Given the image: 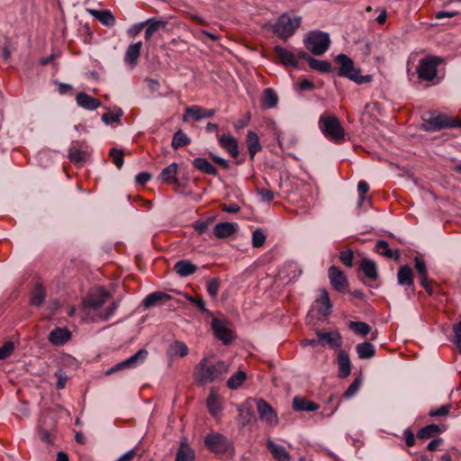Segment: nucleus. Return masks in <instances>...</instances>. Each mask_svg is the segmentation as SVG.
Segmentation results:
<instances>
[{
  "label": "nucleus",
  "instance_id": "1",
  "mask_svg": "<svg viewBox=\"0 0 461 461\" xmlns=\"http://www.w3.org/2000/svg\"><path fill=\"white\" fill-rule=\"evenodd\" d=\"M230 370V366L224 361L210 363L208 358L199 361L194 369V379L199 385L220 381Z\"/></svg>",
  "mask_w": 461,
  "mask_h": 461
},
{
  "label": "nucleus",
  "instance_id": "2",
  "mask_svg": "<svg viewBox=\"0 0 461 461\" xmlns=\"http://www.w3.org/2000/svg\"><path fill=\"white\" fill-rule=\"evenodd\" d=\"M335 61L340 65L339 76L353 80L357 84H365L371 82L372 77L369 75H360V68H356L354 61L345 54H339L335 58Z\"/></svg>",
  "mask_w": 461,
  "mask_h": 461
},
{
  "label": "nucleus",
  "instance_id": "3",
  "mask_svg": "<svg viewBox=\"0 0 461 461\" xmlns=\"http://www.w3.org/2000/svg\"><path fill=\"white\" fill-rule=\"evenodd\" d=\"M319 125L322 134L333 142L339 143L344 140L345 131L337 116L321 115Z\"/></svg>",
  "mask_w": 461,
  "mask_h": 461
},
{
  "label": "nucleus",
  "instance_id": "4",
  "mask_svg": "<svg viewBox=\"0 0 461 461\" xmlns=\"http://www.w3.org/2000/svg\"><path fill=\"white\" fill-rule=\"evenodd\" d=\"M304 45L312 54L321 56L330 48V39L326 32L312 31L305 37Z\"/></svg>",
  "mask_w": 461,
  "mask_h": 461
},
{
  "label": "nucleus",
  "instance_id": "5",
  "mask_svg": "<svg viewBox=\"0 0 461 461\" xmlns=\"http://www.w3.org/2000/svg\"><path fill=\"white\" fill-rule=\"evenodd\" d=\"M302 24V18L295 16L292 18L286 14H283L274 23L273 32L277 34L279 38L286 41L293 36L296 29Z\"/></svg>",
  "mask_w": 461,
  "mask_h": 461
},
{
  "label": "nucleus",
  "instance_id": "6",
  "mask_svg": "<svg viewBox=\"0 0 461 461\" xmlns=\"http://www.w3.org/2000/svg\"><path fill=\"white\" fill-rule=\"evenodd\" d=\"M442 62V59L438 57L428 56L419 62L417 68L418 77L421 80L430 82L437 77V68Z\"/></svg>",
  "mask_w": 461,
  "mask_h": 461
},
{
  "label": "nucleus",
  "instance_id": "7",
  "mask_svg": "<svg viewBox=\"0 0 461 461\" xmlns=\"http://www.w3.org/2000/svg\"><path fill=\"white\" fill-rule=\"evenodd\" d=\"M426 123L428 130L439 131L445 128H461V119L459 117H449L444 113L430 116Z\"/></svg>",
  "mask_w": 461,
  "mask_h": 461
},
{
  "label": "nucleus",
  "instance_id": "8",
  "mask_svg": "<svg viewBox=\"0 0 461 461\" xmlns=\"http://www.w3.org/2000/svg\"><path fill=\"white\" fill-rule=\"evenodd\" d=\"M148 356L149 351L146 348H140L131 357L117 363L113 367L106 370L104 374L110 375L115 372H119V370L134 368L139 363L144 362L148 358Z\"/></svg>",
  "mask_w": 461,
  "mask_h": 461
},
{
  "label": "nucleus",
  "instance_id": "9",
  "mask_svg": "<svg viewBox=\"0 0 461 461\" xmlns=\"http://www.w3.org/2000/svg\"><path fill=\"white\" fill-rule=\"evenodd\" d=\"M109 296L110 293L105 289L102 287L97 288L83 300V307L93 311L98 310L105 303Z\"/></svg>",
  "mask_w": 461,
  "mask_h": 461
},
{
  "label": "nucleus",
  "instance_id": "10",
  "mask_svg": "<svg viewBox=\"0 0 461 461\" xmlns=\"http://www.w3.org/2000/svg\"><path fill=\"white\" fill-rule=\"evenodd\" d=\"M205 445L214 453H223L230 447V442L225 436L219 433H211L205 438Z\"/></svg>",
  "mask_w": 461,
  "mask_h": 461
},
{
  "label": "nucleus",
  "instance_id": "11",
  "mask_svg": "<svg viewBox=\"0 0 461 461\" xmlns=\"http://www.w3.org/2000/svg\"><path fill=\"white\" fill-rule=\"evenodd\" d=\"M329 279L334 290L339 293H345L348 287L347 278L340 268L330 267L329 269Z\"/></svg>",
  "mask_w": 461,
  "mask_h": 461
},
{
  "label": "nucleus",
  "instance_id": "12",
  "mask_svg": "<svg viewBox=\"0 0 461 461\" xmlns=\"http://www.w3.org/2000/svg\"><path fill=\"white\" fill-rule=\"evenodd\" d=\"M257 410L262 421L274 426L278 423V416L270 404L262 399L257 401Z\"/></svg>",
  "mask_w": 461,
  "mask_h": 461
},
{
  "label": "nucleus",
  "instance_id": "13",
  "mask_svg": "<svg viewBox=\"0 0 461 461\" xmlns=\"http://www.w3.org/2000/svg\"><path fill=\"white\" fill-rule=\"evenodd\" d=\"M87 149L88 146L86 141H73L68 148V159L76 164L83 162L86 159Z\"/></svg>",
  "mask_w": 461,
  "mask_h": 461
},
{
  "label": "nucleus",
  "instance_id": "14",
  "mask_svg": "<svg viewBox=\"0 0 461 461\" xmlns=\"http://www.w3.org/2000/svg\"><path fill=\"white\" fill-rule=\"evenodd\" d=\"M214 336L221 340L223 344H230L233 339L231 330L225 326V323L217 318H213L211 323Z\"/></svg>",
  "mask_w": 461,
  "mask_h": 461
},
{
  "label": "nucleus",
  "instance_id": "15",
  "mask_svg": "<svg viewBox=\"0 0 461 461\" xmlns=\"http://www.w3.org/2000/svg\"><path fill=\"white\" fill-rule=\"evenodd\" d=\"M215 114L214 109H203L197 104L190 105L185 109V114H184V121L188 120V116L194 119L196 122L203 118H211Z\"/></svg>",
  "mask_w": 461,
  "mask_h": 461
},
{
  "label": "nucleus",
  "instance_id": "16",
  "mask_svg": "<svg viewBox=\"0 0 461 461\" xmlns=\"http://www.w3.org/2000/svg\"><path fill=\"white\" fill-rule=\"evenodd\" d=\"M267 448L276 461H291V455L281 444L276 443L272 439L267 441Z\"/></svg>",
  "mask_w": 461,
  "mask_h": 461
},
{
  "label": "nucleus",
  "instance_id": "17",
  "mask_svg": "<svg viewBox=\"0 0 461 461\" xmlns=\"http://www.w3.org/2000/svg\"><path fill=\"white\" fill-rule=\"evenodd\" d=\"M396 278H398L399 285L405 286L406 290L414 291L413 272L410 266H402L396 274Z\"/></svg>",
  "mask_w": 461,
  "mask_h": 461
},
{
  "label": "nucleus",
  "instance_id": "18",
  "mask_svg": "<svg viewBox=\"0 0 461 461\" xmlns=\"http://www.w3.org/2000/svg\"><path fill=\"white\" fill-rule=\"evenodd\" d=\"M317 337L323 344L328 345L331 348H340L342 346V337L337 330L329 332L317 331Z\"/></svg>",
  "mask_w": 461,
  "mask_h": 461
},
{
  "label": "nucleus",
  "instance_id": "19",
  "mask_svg": "<svg viewBox=\"0 0 461 461\" xmlns=\"http://www.w3.org/2000/svg\"><path fill=\"white\" fill-rule=\"evenodd\" d=\"M219 143L221 148L228 151L232 158L238 157V141L234 136L230 134L219 135Z\"/></svg>",
  "mask_w": 461,
  "mask_h": 461
},
{
  "label": "nucleus",
  "instance_id": "20",
  "mask_svg": "<svg viewBox=\"0 0 461 461\" xmlns=\"http://www.w3.org/2000/svg\"><path fill=\"white\" fill-rule=\"evenodd\" d=\"M274 51L283 65L292 66L294 68L298 67V59L292 51L280 46H275Z\"/></svg>",
  "mask_w": 461,
  "mask_h": 461
},
{
  "label": "nucleus",
  "instance_id": "21",
  "mask_svg": "<svg viewBox=\"0 0 461 461\" xmlns=\"http://www.w3.org/2000/svg\"><path fill=\"white\" fill-rule=\"evenodd\" d=\"M339 376L342 379L347 378L351 373V360L348 353L340 349L338 356Z\"/></svg>",
  "mask_w": 461,
  "mask_h": 461
},
{
  "label": "nucleus",
  "instance_id": "22",
  "mask_svg": "<svg viewBox=\"0 0 461 461\" xmlns=\"http://www.w3.org/2000/svg\"><path fill=\"white\" fill-rule=\"evenodd\" d=\"M70 339V332L66 328H56L49 336L50 342L57 347L65 345Z\"/></svg>",
  "mask_w": 461,
  "mask_h": 461
},
{
  "label": "nucleus",
  "instance_id": "23",
  "mask_svg": "<svg viewBox=\"0 0 461 461\" xmlns=\"http://www.w3.org/2000/svg\"><path fill=\"white\" fill-rule=\"evenodd\" d=\"M238 230L237 223L234 222H221L214 225L213 235L220 239L229 238L234 234Z\"/></svg>",
  "mask_w": 461,
  "mask_h": 461
},
{
  "label": "nucleus",
  "instance_id": "24",
  "mask_svg": "<svg viewBox=\"0 0 461 461\" xmlns=\"http://www.w3.org/2000/svg\"><path fill=\"white\" fill-rule=\"evenodd\" d=\"M174 271L180 277H186L190 275L194 274L197 271V266L191 263L189 260L182 259L178 260L174 265Z\"/></svg>",
  "mask_w": 461,
  "mask_h": 461
},
{
  "label": "nucleus",
  "instance_id": "25",
  "mask_svg": "<svg viewBox=\"0 0 461 461\" xmlns=\"http://www.w3.org/2000/svg\"><path fill=\"white\" fill-rule=\"evenodd\" d=\"M167 23L164 20H157L155 18H149L146 21V32L145 38L146 41H149L153 35L158 32L161 30H164L167 26Z\"/></svg>",
  "mask_w": 461,
  "mask_h": 461
},
{
  "label": "nucleus",
  "instance_id": "26",
  "mask_svg": "<svg viewBox=\"0 0 461 461\" xmlns=\"http://www.w3.org/2000/svg\"><path fill=\"white\" fill-rule=\"evenodd\" d=\"M76 99L79 106L87 110L93 111L101 105V103L98 99L92 97L86 92H79L77 95Z\"/></svg>",
  "mask_w": 461,
  "mask_h": 461
},
{
  "label": "nucleus",
  "instance_id": "27",
  "mask_svg": "<svg viewBox=\"0 0 461 461\" xmlns=\"http://www.w3.org/2000/svg\"><path fill=\"white\" fill-rule=\"evenodd\" d=\"M319 404L309 401L304 397L295 396L293 400V408L297 411H316Z\"/></svg>",
  "mask_w": 461,
  "mask_h": 461
},
{
  "label": "nucleus",
  "instance_id": "28",
  "mask_svg": "<svg viewBox=\"0 0 461 461\" xmlns=\"http://www.w3.org/2000/svg\"><path fill=\"white\" fill-rule=\"evenodd\" d=\"M89 14L94 16L99 23L104 26H114L115 17L113 14L109 10H89Z\"/></svg>",
  "mask_w": 461,
  "mask_h": 461
},
{
  "label": "nucleus",
  "instance_id": "29",
  "mask_svg": "<svg viewBox=\"0 0 461 461\" xmlns=\"http://www.w3.org/2000/svg\"><path fill=\"white\" fill-rule=\"evenodd\" d=\"M360 270H362L366 278L371 281H375L378 277L377 267L375 261L366 259L365 258L359 265Z\"/></svg>",
  "mask_w": 461,
  "mask_h": 461
},
{
  "label": "nucleus",
  "instance_id": "30",
  "mask_svg": "<svg viewBox=\"0 0 461 461\" xmlns=\"http://www.w3.org/2000/svg\"><path fill=\"white\" fill-rule=\"evenodd\" d=\"M247 146L250 159H255L256 154L261 149L258 135L249 131L247 133Z\"/></svg>",
  "mask_w": 461,
  "mask_h": 461
},
{
  "label": "nucleus",
  "instance_id": "31",
  "mask_svg": "<svg viewBox=\"0 0 461 461\" xmlns=\"http://www.w3.org/2000/svg\"><path fill=\"white\" fill-rule=\"evenodd\" d=\"M377 252L387 258H392L393 260H399L401 258V253L399 249H391L389 248V244L386 240H378L376 243Z\"/></svg>",
  "mask_w": 461,
  "mask_h": 461
},
{
  "label": "nucleus",
  "instance_id": "32",
  "mask_svg": "<svg viewBox=\"0 0 461 461\" xmlns=\"http://www.w3.org/2000/svg\"><path fill=\"white\" fill-rule=\"evenodd\" d=\"M177 168L178 166L176 162L171 163L169 166L162 169L158 176L159 180L167 184L176 183Z\"/></svg>",
  "mask_w": 461,
  "mask_h": 461
},
{
  "label": "nucleus",
  "instance_id": "33",
  "mask_svg": "<svg viewBox=\"0 0 461 461\" xmlns=\"http://www.w3.org/2000/svg\"><path fill=\"white\" fill-rule=\"evenodd\" d=\"M278 104V95L272 88H267L262 92L261 106L265 109L276 107Z\"/></svg>",
  "mask_w": 461,
  "mask_h": 461
},
{
  "label": "nucleus",
  "instance_id": "34",
  "mask_svg": "<svg viewBox=\"0 0 461 461\" xmlns=\"http://www.w3.org/2000/svg\"><path fill=\"white\" fill-rule=\"evenodd\" d=\"M141 46H142L141 41H138L134 44H131L127 48L126 54H125V62L126 63H128L131 66L136 65L138 59L140 57Z\"/></svg>",
  "mask_w": 461,
  "mask_h": 461
},
{
  "label": "nucleus",
  "instance_id": "35",
  "mask_svg": "<svg viewBox=\"0 0 461 461\" xmlns=\"http://www.w3.org/2000/svg\"><path fill=\"white\" fill-rule=\"evenodd\" d=\"M193 165L203 173L210 176H217V169L206 158H197L194 159Z\"/></svg>",
  "mask_w": 461,
  "mask_h": 461
},
{
  "label": "nucleus",
  "instance_id": "36",
  "mask_svg": "<svg viewBox=\"0 0 461 461\" xmlns=\"http://www.w3.org/2000/svg\"><path fill=\"white\" fill-rule=\"evenodd\" d=\"M194 451L188 447L185 442L180 443V448L177 449L175 461H194Z\"/></svg>",
  "mask_w": 461,
  "mask_h": 461
},
{
  "label": "nucleus",
  "instance_id": "37",
  "mask_svg": "<svg viewBox=\"0 0 461 461\" xmlns=\"http://www.w3.org/2000/svg\"><path fill=\"white\" fill-rule=\"evenodd\" d=\"M356 351L359 359H368L375 355V348L369 342L357 344Z\"/></svg>",
  "mask_w": 461,
  "mask_h": 461
},
{
  "label": "nucleus",
  "instance_id": "38",
  "mask_svg": "<svg viewBox=\"0 0 461 461\" xmlns=\"http://www.w3.org/2000/svg\"><path fill=\"white\" fill-rule=\"evenodd\" d=\"M188 354V348L183 341L176 340L167 348V355L174 357H185Z\"/></svg>",
  "mask_w": 461,
  "mask_h": 461
},
{
  "label": "nucleus",
  "instance_id": "39",
  "mask_svg": "<svg viewBox=\"0 0 461 461\" xmlns=\"http://www.w3.org/2000/svg\"><path fill=\"white\" fill-rule=\"evenodd\" d=\"M122 115V109L115 107L113 111L103 113L102 121L105 125H110L113 122H119Z\"/></svg>",
  "mask_w": 461,
  "mask_h": 461
},
{
  "label": "nucleus",
  "instance_id": "40",
  "mask_svg": "<svg viewBox=\"0 0 461 461\" xmlns=\"http://www.w3.org/2000/svg\"><path fill=\"white\" fill-rule=\"evenodd\" d=\"M442 429L436 424L426 425L420 429L418 431L419 438H430V437L436 436L440 433Z\"/></svg>",
  "mask_w": 461,
  "mask_h": 461
},
{
  "label": "nucleus",
  "instance_id": "41",
  "mask_svg": "<svg viewBox=\"0 0 461 461\" xmlns=\"http://www.w3.org/2000/svg\"><path fill=\"white\" fill-rule=\"evenodd\" d=\"M190 143V139L183 132L182 130H178L175 132L172 139V148L181 149L187 146Z\"/></svg>",
  "mask_w": 461,
  "mask_h": 461
},
{
  "label": "nucleus",
  "instance_id": "42",
  "mask_svg": "<svg viewBox=\"0 0 461 461\" xmlns=\"http://www.w3.org/2000/svg\"><path fill=\"white\" fill-rule=\"evenodd\" d=\"M45 300V292L41 285L33 288L31 297V303L34 306H41Z\"/></svg>",
  "mask_w": 461,
  "mask_h": 461
},
{
  "label": "nucleus",
  "instance_id": "43",
  "mask_svg": "<svg viewBox=\"0 0 461 461\" xmlns=\"http://www.w3.org/2000/svg\"><path fill=\"white\" fill-rule=\"evenodd\" d=\"M170 296L163 292H153L150 293L142 302L144 303L145 307H150L151 305L157 303L159 301H162L164 299H169Z\"/></svg>",
  "mask_w": 461,
  "mask_h": 461
},
{
  "label": "nucleus",
  "instance_id": "44",
  "mask_svg": "<svg viewBox=\"0 0 461 461\" xmlns=\"http://www.w3.org/2000/svg\"><path fill=\"white\" fill-rule=\"evenodd\" d=\"M311 69H316L321 72H330L331 65L327 60H321L315 58H312L308 63Z\"/></svg>",
  "mask_w": 461,
  "mask_h": 461
},
{
  "label": "nucleus",
  "instance_id": "45",
  "mask_svg": "<svg viewBox=\"0 0 461 461\" xmlns=\"http://www.w3.org/2000/svg\"><path fill=\"white\" fill-rule=\"evenodd\" d=\"M246 377L247 375L244 371H238L227 381V386L235 390L245 382Z\"/></svg>",
  "mask_w": 461,
  "mask_h": 461
},
{
  "label": "nucleus",
  "instance_id": "46",
  "mask_svg": "<svg viewBox=\"0 0 461 461\" xmlns=\"http://www.w3.org/2000/svg\"><path fill=\"white\" fill-rule=\"evenodd\" d=\"M415 269L418 273L420 282H425L428 278V271L425 261L419 257L414 258Z\"/></svg>",
  "mask_w": 461,
  "mask_h": 461
},
{
  "label": "nucleus",
  "instance_id": "47",
  "mask_svg": "<svg viewBox=\"0 0 461 461\" xmlns=\"http://www.w3.org/2000/svg\"><path fill=\"white\" fill-rule=\"evenodd\" d=\"M207 405H208L209 411L212 415L217 416L220 414V412L221 411V403H220L219 400L217 399V397L213 393H211L209 395L208 400H207Z\"/></svg>",
  "mask_w": 461,
  "mask_h": 461
},
{
  "label": "nucleus",
  "instance_id": "48",
  "mask_svg": "<svg viewBox=\"0 0 461 461\" xmlns=\"http://www.w3.org/2000/svg\"><path fill=\"white\" fill-rule=\"evenodd\" d=\"M350 329L360 336L366 337L370 332V326L363 321H351Z\"/></svg>",
  "mask_w": 461,
  "mask_h": 461
},
{
  "label": "nucleus",
  "instance_id": "49",
  "mask_svg": "<svg viewBox=\"0 0 461 461\" xmlns=\"http://www.w3.org/2000/svg\"><path fill=\"white\" fill-rule=\"evenodd\" d=\"M110 156L115 167L118 169L122 168L124 163V154L122 149L113 148L110 151Z\"/></svg>",
  "mask_w": 461,
  "mask_h": 461
},
{
  "label": "nucleus",
  "instance_id": "50",
  "mask_svg": "<svg viewBox=\"0 0 461 461\" xmlns=\"http://www.w3.org/2000/svg\"><path fill=\"white\" fill-rule=\"evenodd\" d=\"M452 407L453 406H452L451 403L443 404V405H441L438 408L431 409L429 411V416H430V417H445V416H448Z\"/></svg>",
  "mask_w": 461,
  "mask_h": 461
},
{
  "label": "nucleus",
  "instance_id": "51",
  "mask_svg": "<svg viewBox=\"0 0 461 461\" xmlns=\"http://www.w3.org/2000/svg\"><path fill=\"white\" fill-rule=\"evenodd\" d=\"M267 236L260 229H257L252 232L251 244L254 248H261L266 242Z\"/></svg>",
  "mask_w": 461,
  "mask_h": 461
},
{
  "label": "nucleus",
  "instance_id": "52",
  "mask_svg": "<svg viewBox=\"0 0 461 461\" xmlns=\"http://www.w3.org/2000/svg\"><path fill=\"white\" fill-rule=\"evenodd\" d=\"M239 415L244 419L246 422H249L252 416L253 411L249 402H245L239 406Z\"/></svg>",
  "mask_w": 461,
  "mask_h": 461
},
{
  "label": "nucleus",
  "instance_id": "53",
  "mask_svg": "<svg viewBox=\"0 0 461 461\" xmlns=\"http://www.w3.org/2000/svg\"><path fill=\"white\" fill-rule=\"evenodd\" d=\"M361 384V379L359 377L356 378L353 383L349 385V387L347 388V390L344 393V397L347 399L351 398L354 396L357 391L359 390Z\"/></svg>",
  "mask_w": 461,
  "mask_h": 461
},
{
  "label": "nucleus",
  "instance_id": "54",
  "mask_svg": "<svg viewBox=\"0 0 461 461\" xmlns=\"http://www.w3.org/2000/svg\"><path fill=\"white\" fill-rule=\"evenodd\" d=\"M354 254L351 249H345L340 252L339 259L346 266L351 267L353 266Z\"/></svg>",
  "mask_w": 461,
  "mask_h": 461
},
{
  "label": "nucleus",
  "instance_id": "55",
  "mask_svg": "<svg viewBox=\"0 0 461 461\" xmlns=\"http://www.w3.org/2000/svg\"><path fill=\"white\" fill-rule=\"evenodd\" d=\"M220 289V281L218 278H213L207 283V292L212 298L217 297Z\"/></svg>",
  "mask_w": 461,
  "mask_h": 461
},
{
  "label": "nucleus",
  "instance_id": "56",
  "mask_svg": "<svg viewBox=\"0 0 461 461\" xmlns=\"http://www.w3.org/2000/svg\"><path fill=\"white\" fill-rule=\"evenodd\" d=\"M14 343L7 341L0 348V359H6L14 350Z\"/></svg>",
  "mask_w": 461,
  "mask_h": 461
},
{
  "label": "nucleus",
  "instance_id": "57",
  "mask_svg": "<svg viewBox=\"0 0 461 461\" xmlns=\"http://www.w3.org/2000/svg\"><path fill=\"white\" fill-rule=\"evenodd\" d=\"M257 193L262 202L270 203L274 199V193L272 190L257 188Z\"/></svg>",
  "mask_w": 461,
  "mask_h": 461
},
{
  "label": "nucleus",
  "instance_id": "58",
  "mask_svg": "<svg viewBox=\"0 0 461 461\" xmlns=\"http://www.w3.org/2000/svg\"><path fill=\"white\" fill-rule=\"evenodd\" d=\"M55 377L57 378L56 387L57 389H63L66 385V383L68 381V376L63 371H58L54 374Z\"/></svg>",
  "mask_w": 461,
  "mask_h": 461
},
{
  "label": "nucleus",
  "instance_id": "59",
  "mask_svg": "<svg viewBox=\"0 0 461 461\" xmlns=\"http://www.w3.org/2000/svg\"><path fill=\"white\" fill-rule=\"evenodd\" d=\"M403 438L407 447H413L415 445V436L410 428L404 429Z\"/></svg>",
  "mask_w": 461,
  "mask_h": 461
},
{
  "label": "nucleus",
  "instance_id": "60",
  "mask_svg": "<svg viewBox=\"0 0 461 461\" xmlns=\"http://www.w3.org/2000/svg\"><path fill=\"white\" fill-rule=\"evenodd\" d=\"M211 221V219L203 221H197L194 224V228L199 235H202L208 230Z\"/></svg>",
  "mask_w": 461,
  "mask_h": 461
},
{
  "label": "nucleus",
  "instance_id": "61",
  "mask_svg": "<svg viewBox=\"0 0 461 461\" xmlns=\"http://www.w3.org/2000/svg\"><path fill=\"white\" fill-rule=\"evenodd\" d=\"M286 269L288 272L293 274V276L288 278V282L294 281L295 278L300 276L303 272L300 268H298V267L295 264H288L286 266Z\"/></svg>",
  "mask_w": 461,
  "mask_h": 461
},
{
  "label": "nucleus",
  "instance_id": "62",
  "mask_svg": "<svg viewBox=\"0 0 461 461\" xmlns=\"http://www.w3.org/2000/svg\"><path fill=\"white\" fill-rule=\"evenodd\" d=\"M320 294V299L318 302L321 303L323 305L326 306L327 310L330 311L331 308V303L329 297V293L325 289H321Z\"/></svg>",
  "mask_w": 461,
  "mask_h": 461
},
{
  "label": "nucleus",
  "instance_id": "63",
  "mask_svg": "<svg viewBox=\"0 0 461 461\" xmlns=\"http://www.w3.org/2000/svg\"><path fill=\"white\" fill-rule=\"evenodd\" d=\"M151 178V176L149 173L148 172H141V173H139L136 176V182L139 184V185H145L146 183H148Z\"/></svg>",
  "mask_w": 461,
  "mask_h": 461
},
{
  "label": "nucleus",
  "instance_id": "64",
  "mask_svg": "<svg viewBox=\"0 0 461 461\" xmlns=\"http://www.w3.org/2000/svg\"><path fill=\"white\" fill-rule=\"evenodd\" d=\"M137 452L135 449H130L125 454L117 458L115 461H131L132 459L135 458Z\"/></svg>",
  "mask_w": 461,
  "mask_h": 461
}]
</instances>
